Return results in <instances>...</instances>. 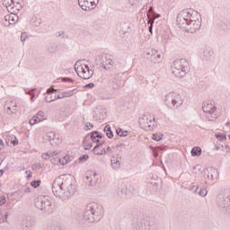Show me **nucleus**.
<instances>
[{
  "label": "nucleus",
  "mask_w": 230,
  "mask_h": 230,
  "mask_svg": "<svg viewBox=\"0 0 230 230\" xmlns=\"http://www.w3.org/2000/svg\"><path fill=\"white\" fill-rule=\"evenodd\" d=\"M75 191L76 186L73 184V176L71 174H62L57 177L52 183V192L62 202L69 200Z\"/></svg>",
  "instance_id": "nucleus-1"
},
{
  "label": "nucleus",
  "mask_w": 230,
  "mask_h": 230,
  "mask_svg": "<svg viewBox=\"0 0 230 230\" xmlns=\"http://www.w3.org/2000/svg\"><path fill=\"white\" fill-rule=\"evenodd\" d=\"M177 23L181 30L188 33H196L202 26V17L193 9H184L177 15Z\"/></svg>",
  "instance_id": "nucleus-2"
},
{
  "label": "nucleus",
  "mask_w": 230,
  "mask_h": 230,
  "mask_svg": "<svg viewBox=\"0 0 230 230\" xmlns=\"http://www.w3.org/2000/svg\"><path fill=\"white\" fill-rule=\"evenodd\" d=\"M83 218L90 224L100 222L103 218V207L98 203H89L83 212Z\"/></svg>",
  "instance_id": "nucleus-3"
},
{
  "label": "nucleus",
  "mask_w": 230,
  "mask_h": 230,
  "mask_svg": "<svg viewBox=\"0 0 230 230\" xmlns=\"http://www.w3.org/2000/svg\"><path fill=\"white\" fill-rule=\"evenodd\" d=\"M124 73L118 71V69L113 68L109 76V84L111 89L113 91H119L122 87H125V77Z\"/></svg>",
  "instance_id": "nucleus-4"
},
{
  "label": "nucleus",
  "mask_w": 230,
  "mask_h": 230,
  "mask_svg": "<svg viewBox=\"0 0 230 230\" xmlns=\"http://www.w3.org/2000/svg\"><path fill=\"white\" fill-rule=\"evenodd\" d=\"M172 72L177 78H184L190 73V63L184 58L176 59L172 65Z\"/></svg>",
  "instance_id": "nucleus-5"
},
{
  "label": "nucleus",
  "mask_w": 230,
  "mask_h": 230,
  "mask_svg": "<svg viewBox=\"0 0 230 230\" xmlns=\"http://www.w3.org/2000/svg\"><path fill=\"white\" fill-rule=\"evenodd\" d=\"M34 206L43 213L51 215L53 213V202L49 200V196H39L34 199Z\"/></svg>",
  "instance_id": "nucleus-6"
},
{
  "label": "nucleus",
  "mask_w": 230,
  "mask_h": 230,
  "mask_svg": "<svg viewBox=\"0 0 230 230\" xmlns=\"http://www.w3.org/2000/svg\"><path fill=\"white\" fill-rule=\"evenodd\" d=\"M164 103L169 109H179L184 103V101L181 94L172 92L165 95Z\"/></svg>",
  "instance_id": "nucleus-7"
},
{
  "label": "nucleus",
  "mask_w": 230,
  "mask_h": 230,
  "mask_svg": "<svg viewBox=\"0 0 230 230\" xmlns=\"http://www.w3.org/2000/svg\"><path fill=\"white\" fill-rule=\"evenodd\" d=\"M202 111L207 115V119L209 121H215L218 116H220V112L217 109V106L213 102H205L202 104Z\"/></svg>",
  "instance_id": "nucleus-8"
},
{
  "label": "nucleus",
  "mask_w": 230,
  "mask_h": 230,
  "mask_svg": "<svg viewBox=\"0 0 230 230\" xmlns=\"http://www.w3.org/2000/svg\"><path fill=\"white\" fill-rule=\"evenodd\" d=\"M75 70L79 78L84 80H89L94 75V71L89 67V65H80V62L75 64Z\"/></svg>",
  "instance_id": "nucleus-9"
},
{
  "label": "nucleus",
  "mask_w": 230,
  "mask_h": 230,
  "mask_svg": "<svg viewBox=\"0 0 230 230\" xmlns=\"http://www.w3.org/2000/svg\"><path fill=\"white\" fill-rule=\"evenodd\" d=\"M203 175L206 184L213 185L215 182H217L219 173L218 170L215 167H207L203 170Z\"/></svg>",
  "instance_id": "nucleus-10"
},
{
  "label": "nucleus",
  "mask_w": 230,
  "mask_h": 230,
  "mask_svg": "<svg viewBox=\"0 0 230 230\" xmlns=\"http://www.w3.org/2000/svg\"><path fill=\"white\" fill-rule=\"evenodd\" d=\"M137 230H157V223L154 219H142L137 223Z\"/></svg>",
  "instance_id": "nucleus-11"
},
{
  "label": "nucleus",
  "mask_w": 230,
  "mask_h": 230,
  "mask_svg": "<svg viewBox=\"0 0 230 230\" xmlns=\"http://www.w3.org/2000/svg\"><path fill=\"white\" fill-rule=\"evenodd\" d=\"M144 58L147 60H150V62H153V64H159V62H161L162 60L161 52H158L154 49H150L146 52H145Z\"/></svg>",
  "instance_id": "nucleus-12"
},
{
  "label": "nucleus",
  "mask_w": 230,
  "mask_h": 230,
  "mask_svg": "<svg viewBox=\"0 0 230 230\" xmlns=\"http://www.w3.org/2000/svg\"><path fill=\"white\" fill-rule=\"evenodd\" d=\"M115 195L119 199H128V187L127 184L119 183L115 189Z\"/></svg>",
  "instance_id": "nucleus-13"
},
{
  "label": "nucleus",
  "mask_w": 230,
  "mask_h": 230,
  "mask_svg": "<svg viewBox=\"0 0 230 230\" xmlns=\"http://www.w3.org/2000/svg\"><path fill=\"white\" fill-rule=\"evenodd\" d=\"M98 3H100V0H81V4L79 6L82 10H84V12H90V10H94V8H96Z\"/></svg>",
  "instance_id": "nucleus-14"
},
{
  "label": "nucleus",
  "mask_w": 230,
  "mask_h": 230,
  "mask_svg": "<svg viewBox=\"0 0 230 230\" xmlns=\"http://www.w3.org/2000/svg\"><path fill=\"white\" fill-rule=\"evenodd\" d=\"M19 21V15L17 13L9 12V14H6L4 18V26H10V24H15Z\"/></svg>",
  "instance_id": "nucleus-15"
},
{
  "label": "nucleus",
  "mask_w": 230,
  "mask_h": 230,
  "mask_svg": "<svg viewBox=\"0 0 230 230\" xmlns=\"http://www.w3.org/2000/svg\"><path fill=\"white\" fill-rule=\"evenodd\" d=\"M96 181H98V173H96V172L88 171L84 177L86 184H88V186H94Z\"/></svg>",
  "instance_id": "nucleus-16"
},
{
  "label": "nucleus",
  "mask_w": 230,
  "mask_h": 230,
  "mask_svg": "<svg viewBox=\"0 0 230 230\" xmlns=\"http://www.w3.org/2000/svg\"><path fill=\"white\" fill-rule=\"evenodd\" d=\"M150 122V118L146 115H143L139 118L138 123L144 130H154V125H148Z\"/></svg>",
  "instance_id": "nucleus-17"
},
{
  "label": "nucleus",
  "mask_w": 230,
  "mask_h": 230,
  "mask_svg": "<svg viewBox=\"0 0 230 230\" xmlns=\"http://www.w3.org/2000/svg\"><path fill=\"white\" fill-rule=\"evenodd\" d=\"M218 206L222 208V209H226V208H229L230 206V192L225 195L218 196Z\"/></svg>",
  "instance_id": "nucleus-18"
},
{
  "label": "nucleus",
  "mask_w": 230,
  "mask_h": 230,
  "mask_svg": "<svg viewBox=\"0 0 230 230\" xmlns=\"http://www.w3.org/2000/svg\"><path fill=\"white\" fill-rule=\"evenodd\" d=\"M102 63H101V67H102L103 69H106V71H112V69H116L114 68V62L112 61V59L111 58H107V57L105 58H102Z\"/></svg>",
  "instance_id": "nucleus-19"
},
{
  "label": "nucleus",
  "mask_w": 230,
  "mask_h": 230,
  "mask_svg": "<svg viewBox=\"0 0 230 230\" xmlns=\"http://www.w3.org/2000/svg\"><path fill=\"white\" fill-rule=\"evenodd\" d=\"M4 109L6 114H17V104H13V101L5 102Z\"/></svg>",
  "instance_id": "nucleus-20"
},
{
  "label": "nucleus",
  "mask_w": 230,
  "mask_h": 230,
  "mask_svg": "<svg viewBox=\"0 0 230 230\" xmlns=\"http://www.w3.org/2000/svg\"><path fill=\"white\" fill-rule=\"evenodd\" d=\"M35 223L33 222V219H31V217H25L22 221V230H31L33 229Z\"/></svg>",
  "instance_id": "nucleus-21"
},
{
  "label": "nucleus",
  "mask_w": 230,
  "mask_h": 230,
  "mask_svg": "<svg viewBox=\"0 0 230 230\" xmlns=\"http://www.w3.org/2000/svg\"><path fill=\"white\" fill-rule=\"evenodd\" d=\"M50 141V145H59L60 141H62V138L60 137V135L55 133V132H49L47 136Z\"/></svg>",
  "instance_id": "nucleus-22"
},
{
  "label": "nucleus",
  "mask_w": 230,
  "mask_h": 230,
  "mask_svg": "<svg viewBox=\"0 0 230 230\" xmlns=\"http://www.w3.org/2000/svg\"><path fill=\"white\" fill-rule=\"evenodd\" d=\"M105 118H107V113L103 111H98L93 114V119L99 123H102Z\"/></svg>",
  "instance_id": "nucleus-23"
},
{
  "label": "nucleus",
  "mask_w": 230,
  "mask_h": 230,
  "mask_svg": "<svg viewBox=\"0 0 230 230\" xmlns=\"http://www.w3.org/2000/svg\"><path fill=\"white\" fill-rule=\"evenodd\" d=\"M103 137H105L103 134L98 131H93L91 134V139L93 141V143H100V139H103Z\"/></svg>",
  "instance_id": "nucleus-24"
},
{
  "label": "nucleus",
  "mask_w": 230,
  "mask_h": 230,
  "mask_svg": "<svg viewBox=\"0 0 230 230\" xmlns=\"http://www.w3.org/2000/svg\"><path fill=\"white\" fill-rule=\"evenodd\" d=\"M111 166L113 170H119V168H121V158L113 156L111 158Z\"/></svg>",
  "instance_id": "nucleus-25"
},
{
  "label": "nucleus",
  "mask_w": 230,
  "mask_h": 230,
  "mask_svg": "<svg viewBox=\"0 0 230 230\" xmlns=\"http://www.w3.org/2000/svg\"><path fill=\"white\" fill-rule=\"evenodd\" d=\"M5 141L7 143V145H13V146H17V145H19V140H17V137H15L14 135H11L6 137Z\"/></svg>",
  "instance_id": "nucleus-26"
},
{
  "label": "nucleus",
  "mask_w": 230,
  "mask_h": 230,
  "mask_svg": "<svg viewBox=\"0 0 230 230\" xmlns=\"http://www.w3.org/2000/svg\"><path fill=\"white\" fill-rule=\"evenodd\" d=\"M57 100H62V97H60V95H57V93L49 94L48 96L45 97V102H47V103L57 102Z\"/></svg>",
  "instance_id": "nucleus-27"
},
{
  "label": "nucleus",
  "mask_w": 230,
  "mask_h": 230,
  "mask_svg": "<svg viewBox=\"0 0 230 230\" xmlns=\"http://www.w3.org/2000/svg\"><path fill=\"white\" fill-rule=\"evenodd\" d=\"M214 52L209 48H206L203 50V60H211V57H213Z\"/></svg>",
  "instance_id": "nucleus-28"
},
{
  "label": "nucleus",
  "mask_w": 230,
  "mask_h": 230,
  "mask_svg": "<svg viewBox=\"0 0 230 230\" xmlns=\"http://www.w3.org/2000/svg\"><path fill=\"white\" fill-rule=\"evenodd\" d=\"M190 154L192 157H199V155H202V148L195 146L191 149Z\"/></svg>",
  "instance_id": "nucleus-29"
},
{
  "label": "nucleus",
  "mask_w": 230,
  "mask_h": 230,
  "mask_svg": "<svg viewBox=\"0 0 230 230\" xmlns=\"http://www.w3.org/2000/svg\"><path fill=\"white\" fill-rule=\"evenodd\" d=\"M104 132L106 133L107 137H109V139H112V137H114V132H112V128H111V125L107 124L104 127Z\"/></svg>",
  "instance_id": "nucleus-30"
},
{
  "label": "nucleus",
  "mask_w": 230,
  "mask_h": 230,
  "mask_svg": "<svg viewBox=\"0 0 230 230\" xmlns=\"http://www.w3.org/2000/svg\"><path fill=\"white\" fill-rule=\"evenodd\" d=\"M3 5L5 6L8 12H12L13 10V0H3Z\"/></svg>",
  "instance_id": "nucleus-31"
},
{
  "label": "nucleus",
  "mask_w": 230,
  "mask_h": 230,
  "mask_svg": "<svg viewBox=\"0 0 230 230\" xmlns=\"http://www.w3.org/2000/svg\"><path fill=\"white\" fill-rule=\"evenodd\" d=\"M166 149L164 146H158L153 149V155L154 157H159V152H163Z\"/></svg>",
  "instance_id": "nucleus-32"
},
{
  "label": "nucleus",
  "mask_w": 230,
  "mask_h": 230,
  "mask_svg": "<svg viewBox=\"0 0 230 230\" xmlns=\"http://www.w3.org/2000/svg\"><path fill=\"white\" fill-rule=\"evenodd\" d=\"M55 155H58V153H57V152H48V153H43L42 155H41V157H42V159H45V160H48V159H49L50 157H53V156H55Z\"/></svg>",
  "instance_id": "nucleus-33"
},
{
  "label": "nucleus",
  "mask_w": 230,
  "mask_h": 230,
  "mask_svg": "<svg viewBox=\"0 0 230 230\" xmlns=\"http://www.w3.org/2000/svg\"><path fill=\"white\" fill-rule=\"evenodd\" d=\"M61 159V164L66 165L68 163H71V161H73V156L69 155H66V156H64L63 158H60Z\"/></svg>",
  "instance_id": "nucleus-34"
},
{
  "label": "nucleus",
  "mask_w": 230,
  "mask_h": 230,
  "mask_svg": "<svg viewBox=\"0 0 230 230\" xmlns=\"http://www.w3.org/2000/svg\"><path fill=\"white\" fill-rule=\"evenodd\" d=\"M117 132V136H119V137H127V136H128V131L124 130L121 128H118L116 129Z\"/></svg>",
  "instance_id": "nucleus-35"
},
{
  "label": "nucleus",
  "mask_w": 230,
  "mask_h": 230,
  "mask_svg": "<svg viewBox=\"0 0 230 230\" xmlns=\"http://www.w3.org/2000/svg\"><path fill=\"white\" fill-rule=\"evenodd\" d=\"M75 91L76 90L74 89L66 92H62V96H60L61 100L62 98H70V96H73V94H75Z\"/></svg>",
  "instance_id": "nucleus-36"
},
{
  "label": "nucleus",
  "mask_w": 230,
  "mask_h": 230,
  "mask_svg": "<svg viewBox=\"0 0 230 230\" xmlns=\"http://www.w3.org/2000/svg\"><path fill=\"white\" fill-rule=\"evenodd\" d=\"M20 10H22V5H21V4L19 2H17L16 4H15V2H13V10L11 12L17 13V12H19Z\"/></svg>",
  "instance_id": "nucleus-37"
},
{
  "label": "nucleus",
  "mask_w": 230,
  "mask_h": 230,
  "mask_svg": "<svg viewBox=\"0 0 230 230\" xmlns=\"http://www.w3.org/2000/svg\"><path fill=\"white\" fill-rule=\"evenodd\" d=\"M137 191V189H136V186L134 185H129L128 187V197H130V195H134Z\"/></svg>",
  "instance_id": "nucleus-38"
},
{
  "label": "nucleus",
  "mask_w": 230,
  "mask_h": 230,
  "mask_svg": "<svg viewBox=\"0 0 230 230\" xmlns=\"http://www.w3.org/2000/svg\"><path fill=\"white\" fill-rule=\"evenodd\" d=\"M40 121H42L40 118H38L37 116H33L30 120H29V124L33 126L36 125V123H40Z\"/></svg>",
  "instance_id": "nucleus-39"
},
{
  "label": "nucleus",
  "mask_w": 230,
  "mask_h": 230,
  "mask_svg": "<svg viewBox=\"0 0 230 230\" xmlns=\"http://www.w3.org/2000/svg\"><path fill=\"white\" fill-rule=\"evenodd\" d=\"M41 168H44V164H42L40 162H37L32 164V170H35L36 172L38 170H40Z\"/></svg>",
  "instance_id": "nucleus-40"
},
{
  "label": "nucleus",
  "mask_w": 230,
  "mask_h": 230,
  "mask_svg": "<svg viewBox=\"0 0 230 230\" xmlns=\"http://www.w3.org/2000/svg\"><path fill=\"white\" fill-rule=\"evenodd\" d=\"M163 137H164V135L163 133H159V134L156 133L153 135L152 139L154 141H161Z\"/></svg>",
  "instance_id": "nucleus-41"
},
{
  "label": "nucleus",
  "mask_w": 230,
  "mask_h": 230,
  "mask_svg": "<svg viewBox=\"0 0 230 230\" xmlns=\"http://www.w3.org/2000/svg\"><path fill=\"white\" fill-rule=\"evenodd\" d=\"M147 24H149V33H154V19L153 18H149L147 20Z\"/></svg>",
  "instance_id": "nucleus-42"
},
{
  "label": "nucleus",
  "mask_w": 230,
  "mask_h": 230,
  "mask_svg": "<svg viewBox=\"0 0 230 230\" xmlns=\"http://www.w3.org/2000/svg\"><path fill=\"white\" fill-rule=\"evenodd\" d=\"M57 49H58L57 45L53 43L48 46V51H49V53H55V51H57Z\"/></svg>",
  "instance_id": "nucleus-43"
},
{
  "label": "nucleus",
  "mask_w": 230,
  "mask_h": 230,
  "mask_svg": "<svg viewBox=\"0 0 230 230\" xmlns=\"http://www.w3.org/2000/svg\"><path fill=\"white\" fill-rule=\"evenodd\" d=\"M198 194L199 195V197H206V195H208V190L205 187L200 188L198 191Z\"/></svg>",
  "instance_id": "nucleus-44"
},
{
  "label": "nucleus",
  "mask_w": 230,
  "mask_h": 230,
  "mask_svg": "<svg viewBox=\"0 0 230 230\" xmlns=\"http://www.w3.org/2000/svg\"><path fill=\"white\" fill-rule=\"evenodd\" d=\"M216 137L217 139H220L221 141H224V139H227V136L224 133H217L216 134Z\"/></svg>",
  "instance_id": "nucleus-45"
},
{
  "label": "nucleus",
  "mask_w": 230,
  "mask_h": 230,
  "mask_svg": "<svg viewBox=\"0 0 230 230\" xmlns=\"http://www.w3.org/2000/svg\"><path fill=\"white\" fill-rule=\"evenodd\" d=\"M89 160V155H83L78 158L79 163H85V161Z\"/></svg>",
  "instance_id": "nucleus-46"
},
{
  "label": "nucleus",
  "mask_w": 230,
  "mask_h": 230,
  "mask_svg": "<svg viewBox=\"0 0 230 230\" xmlns=\"http://www.w3.org/2000/svg\"><path fill=\"white\" fill-rule=\"evenodd\" d=\"M31 186H32V188H39V186H40V180L32 181Z\"/></svg>",
  "instance_id": "nucleus-47"
},
{
  "label": "nucleus",
  "mask_w": 230,
  "mask_h": 230,
  "mask_svg": "<svg viewBox=\"0 0 230 230\" xmlns=\"http://www.w3.org/2000/svg\"><path fill=\"white\" fill-rule=\"evenodd\" d=\"M50 162L52 163V164H62V159L58 157L51 159Z\"/></svg>",
  "instance_id": "nucleus-48"
},
{
  "label": "nucleus",
  "mask_w": 230,
  "mask_h": 230,
  "mask_svg": "<svg viewBox=\"0 0 230 230\" xmlns=\"http://www.w3.org/2000/svg\"><path fill=\"white\" fill-rule=\"evenodd\" d=\"M155 12H154V7L150 6L148 11H147V21L150 19L152 14H154Z\"/></svg>",
  "instance_id": "nucleus-49"
},
{
  "label": "nucleus",
  "mask_w": 230,
  "mask_h": 230,
  "mask_svg": "<svg viewBox=\"0 0 230 230\" xmlns=\"http://www.w3.org/2000/svg\"><path fill=\"white\" fill-rule=\"evenodd\" d=\"M148 125H153V129H155V127H156V123H155V119H152V117H150L149 118V122H148Z\"/></svg>",
  "instance_id": "nucleus-50"
},
{
  "label": "nucleus",
  "mask_w": 230,
  "mask_h": 230,
  "mask_svg": "<svg viewBox=\"0 0 230 230\" xmlns=\"http://www.w3.org/2000/svg\"><path fill=\"white\" fill-rule=\"evenodd\" d=\"M58 90H57V89H55V88H49L48 90H47V94L49 95V94H55V93H58Z\"/></svg>",
  "instance_id": "nucleus-51"
},
{
  "label": "nucleus",
  "mask_w": 230,
  "mask_h": 230,
  "mask_svg": "<svg viewBox=\"0 0 230 230\" xmlns=\"http://www.w3.org/2000/svg\"><path fill=\"white\" fill-rule=\"evenodd\" d=\"M35 91H37V88H31L30 90L26 89L25 90V93L29 94L30 96H31L33 94V93H35Z\"/></svg>",
  "instance_id": "nucleus-52"
},
{
  "label": "nucleus",
  "mask_w": 230,
  "mask_h": 230,
  "mask_svg": "<svg viewBox=\"0 0 230 230\" xmlns=\"http://www.w3.org/2000/svg\"><path fill=\"white\" fill-rule=\"evenodd\" d=\"M4 204H6V197L0 196V206H4Z\"/></svg>",
  "instance_id": "nucleus-53"
},
{
  "label": "nucleus",
  "mask_w": 230,
  "mask_h": 230,
  "mask_svg": "<svg viewBox=\"0 0 230 230\" xmlns=\"http://www.w3.org/2000/svg\"><path fill=\"white\" fill-rule=\"evenodd\" d=\"M91 128H94V125L91 124V122H86L85 130H91Z\"/></svg>",
  "instance_id": "nucleus-54"
},
{
  "label": "nucleus",
  "mask_w": 230,
  "mask_h": 230,
  "mask_svg": "<svg viewBox=\"0 0 230 230\" xmlns=\"http://www.w3.org/2000/svg\"><path fill=\"white\" fill-rule=\"evenodd\" d=\"M159 17H161V14L155 13L151 14L150 19H154V22H155V19H159Z\"/></svg>",
  "instance_id": "nucleus-55"
},
{
  "label": "nucleus",
  "mask_w": 230,
  "mask_h": 230,
  "mask_svg": "<svg viewBox=\"0 0 230 230\" xmlns=\"http://www.w3.org/2000/svg\"><path fill=\"white\" fill-rule=\"evenodd\" d=\"M104 144H105V140H102V142H98L93 150H97V148H100V146H102V145H104Z\"/></svg>",
  "instance_id": "nucleus-56"
},
{
  "label": "nucleus",
  "mask_w": 230,
  "mask_h": 230,
  "mask_svg": "<svg viewBox=\"0 0 230 230\" xmlns=\"http://www.w3.org/2000/svg\"><path fill=\"white\" fill-rule=\"evenodd\" d=\"M93 152L96 155H103V154H105L103 152V150H99L98 149H95V150H93Z\"/></svg>",
  "instance_id": "nucleus-57"
},
{
  "label": "nucleus",
  "mask_w": 230,
  "mask_h": 230,
  "mask_svg": "<svg viewBox=\"0 0 230 230\" xmlns=\"http://www.w3.org/2000/svg\"><path fill=\"white\" fill-rule=\"evenodd\" d=\"M93 87H94L93 83H90L84 85V89H93Z\"/></svg>",
  "instance_id": "nucleus-58"
},
{
  "label": "nucleus",
  "mask_w": 230,
  "mask_h": 230,
  "mask_svg": "<svg viewBox=\"0 0 230 230\" xmlns=\"http://www.w3.org/2000/svg\"><path fill=\"white\" fill-rule=\"evenodd\" d=\"M190 191H194V193H197V191H199V185H193L192 187H190Z\"/></svg>",
  "instance_id": "nucleus-59"
},
{
  "label": "nucleus",
  "mask_w": 230,
  "mask_h": 230,
  "mask_svg": "<svg viewBox=\"0 0 230 230\" xmlns=\"http://www.w3.org/2000/svg\"><path fill=\"white\" fill-rule=\"evenodd\" d=\"M49 230H62V228L57 225H52Z\"/></svg>",
  "instance_id": "nucleus-60"
},
{
  "label": "nucleus",
  "mask_w": 230,
  "mask_h": 230,
  "mask_svg": "<svg viewBox=\"0 0 230 230\" xmlns=\"http://www.w3.org/2000/svg\"><path fill=\"white\" fill-rule=\"evenodd\" d=\"M149 186H153L154 191H157V182L149 183Z\"/></svg>",
  "instance_id": "nucleus-61"
},
{
  "label": "nucleus",
  "mask_w": 230,
  "mask_h": 230,
  "mask_svg": "<svg viewBox=\"0 0 230 230\" xmlns=\"http://www.w3.org/2000/svg\"><path fill=\"white\" fill-rule=\"evenodd\" d=\"M62 82H73V79L69 78V77H62L61 78Z\"/></svg>",
  "instance_id": "nucleus-62"
},
{
  "label": "nucleus",
  "mask_w": 230,
  "mask_h": 230,
  "mask_svg": "<svg viewBox=\"0 0 230 230\" xmlns=\"http://www.w3.org/2000/svg\"><path fill=\"white\" fill-rule=\"evenodd\" d=\"M21 40L22 42H24L26 40V33L25 32H22V35H21Z\"/></svg>",
  "instance_id": "nucleus-63"
},
{
  "label": "nucleus",
  "mask_w": 230,
  "mask_h": 230,
  "mask_svg": "<svg viewBox=\"0 0 230 230\" xmlns=\"http://www.w3.org/2000/svg\"><path fill=\"white\" fill-rule=\"evenodd\" d=\"M91 148H93V144H87V145L84 146V150H91Z\"/></svg>",
  "instance_id": "nucleus-64"
}]
</instances>
